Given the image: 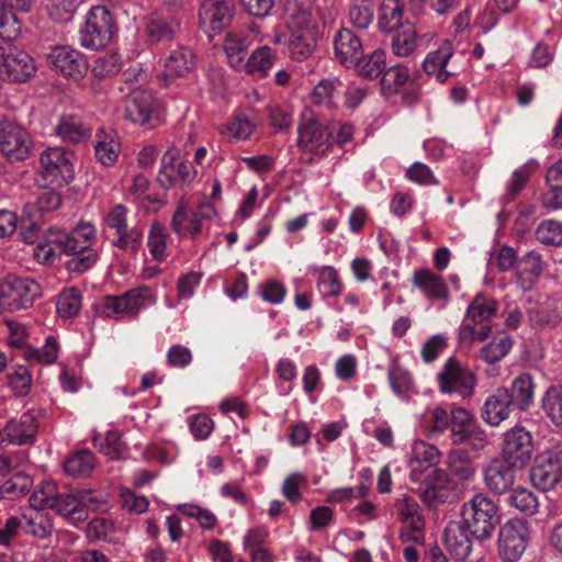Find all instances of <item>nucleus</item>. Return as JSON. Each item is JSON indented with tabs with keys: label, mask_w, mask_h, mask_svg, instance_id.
I'll return each instance as SVG.
<instances>
[{
	"label": "nucleus",
	"mask_w": 562,
	"mask_h": 562,
	"mask_svg": "<svg viewBox=\"0 0 562 562\" xmlns=\"http://www.w3.org/2000/svg\"><path fill=\"white\" fill-rule=\"evenodd\" d=\"M95 467V459L90 450H79L69 456L64 462L65 472L71 476H89Z\"/></svg>",
	"instance_id": "a19ab883"
},
{
	"label": "nucleus",
	"mask_w": 562,
	"mask_h": 562,
	"mask_svg": "<svg viewBox=\"0 0 562 562\" xmlns=\"http://www.w3.org/2000/svg\"><path fill=\"white\" fill-rule=\"evenodd\" d=\"M497 311V303L484 295L477 294L469 305L464 323L459 329V342L471 346L475 341H484L490 336L493 324L492 318Z\"/></svg>",
	"instance_id": "7ed1b4c3"
},
{
	"label": "nucleus",
	"mask_w": 562,
	"mask_h": 562,
	"mask_svg": "<svg viewBox=\"0 0 562 562\" xmlns=\"http://www.w3.org/2000/svg\"><path fill=\"white\" fill-rule=\"evenodd\" d=\"M512 407L508 389H497L485 400L482 408V418L487 424L497 426L509 416Z\"/></svg>",
	"instance_id": "c85d7f7f"
},
{
	"label": "nucleus",
	"mask_w": 562,
	"mask_h": 562,
	"mask_svg": "<svg viewBox=\"0 0 562 562\" xmlns=\"http://www.w3.org/2000/svg\"><path fill=\"white\" fill-rule=\"evenodd\" d=\"M126 116L135 124L153 130L164 122V110L151 92L135 89L125 106Z\"/></svg>",
	"instance_id": "1a4fd4ad"
},
{
	"label": "nucleus",
	"mask_w": 562,
	"mask_h": 562,
	"mask_svg": "<svg viewBox=\"0 0 562 562\" xmlns=\"http://www.w3.org/2000/svg\"><path fill=\"white\" fill-rule=\"evenodd\" d=\"M419 498L428 508H437L439 505L447 502L449 492L448 488H441L440 486H430L424 484L417 491Z\"/></svg>",
	"instance_id": "338daca9"
},
{
	"label": "nucleus",
	"mask_w": 562,
	"mask_h": 562,
	"mask_svg": "<svg viewBox=\"0 0 562 562\" xmlns=\"http://www.w3.org/2000/svg\"><path fill=\"white\" fill-rule=\"evenodd\" d=\"M438 383L442 393H456L462 398H468L473 394L475 376L457 359L450 358L438 374Z\"/></svg>",
	"instance_id": "4468645a"
},
{
	"label": "nucleus",
	"mask_w": 562,
	"mask_h": 562,
	"mask_svg": "<svg viewBox=\"0 0 562 562\" xmlns=\"http://www.w3.org/2000/svg\"><path fill=\"white\" fill-rule=\"evenodd\" d=\"M562 476V450L553 449L541 453L530 470L533 485L546 492L555 486Z\"/></svg>",
	"instance_id": "dca6fc26"
},
{
	"label": "nucleus",
	"mask_w": 562,
	"mask_h": 562,
	"mask_svg": "<svg viewBox=\"0 0 562 562\" xmlns=\"http://www.w3.org/2000/svg\"><path fill=\"white\" fill-rule=\"evenodd\" d=\"M416 32L412 25L403 26L392 38L391 48L397 57H408L416 49Z\"/></svg>",
	"instance_id": "de8ad7c7"
},
{
	"label": "nucleus",
	"mask_w": 562,
	"mask_h": 562,
	"mask_svg": "<svg viewBox=\"0 0 562 562\" xmlns=\"http://www.w3.org/2000/svg\"><path fill=\"white\" fill-rule=\"evenodd\" d=\"M512 346L513 340L510 336L501 334L481 349L480 356L486 363L494 364L509 352Z\"/></svg>",
	"instance_id": "a18cd8bd"
},
{
	"label": "nucleus",
	"mask_w": 562,
	"mask_h": 562,
	"mask_svg": "<svg viewBox=\"0 0 562 562\" xmlns=\"http://www.w3.org/2000/svg\"><path fill=\"white\" fill-rule=\"evenodd\" d=\"M94 239L95 229L89 223L80 224L70 232L49 227L44 241H38L37 248L45 252V259L56 252L72 256L67 262L68 269L74 272H85L98 260L97 250L90 247Z\"/></svg>",
	"instance_id": "f257e3e1"
},
{
	"label": "nucleus",
	"mask_w": 562,
	"mask_h": 562,
	"mask_svg": "<svg viewBox=\"0 0 562 562\" xmlns=\"http://www.w3.org/2000/svg\"><path fill=\"white\" fill-rule=\"evenodd\" d=\"M45 8L50 19L58 23H67L74 19V15L81 3V0H44Z\"/></svg>",
	"instance_id": "09e8293b"
},
{
	"label": "nucleus",
	"mask_w": 562,
	"mask_h": 562,
	"mask_svg": "<svg viewBox=\"0 0 562 562\" xmlns=\"http://www.w3.org/2000/svg\"><path fill=\"white\" fill-rule=\"evenodd\" d=\"M508 503L527 516L535 515L539 507L537 496L525 487L513 490L508 497Z\"/></svg>",
	"instance_id": "603ef678"
},
{
	"label": "nucleus",
	"mask_w": 562,
	"mask_h": 562,
	"mask_svg": "<svg viewBox=\"0 0 562 562\" xmlns=\"http://www.w3.org/2000/svg\"><path fill=\"white\" fill-rule=\"evenodd\" d=\"M536 238L543 245L562 244V223L553 220L542 221L536 228Z\"/></svg>",
	"instance_id": "bf43d9fd"
},
{
	"label": "nucleus",
	"mask_w": 562,
	"mask_h": 562,
	"mask_svg": "<svg viewBox=\"0 0 562 562\" xmlns=\"http://www.w3.org/2000/svg\"><path fill=\"white\" fill-rule=\"evenodd\" d=\"M116 30L115 19L104 5L92 7L80 29V44L88 49L105 47Z\"/></svg>",
	"instance_id": "39448f33"
},
{
	"label": "nucleus",
	"mask_w": 562,
	"mask_h": 562,
	"mask_svg": "<svg viewBox=\"0 0 562 562\" xmlns=\"http://www.w3.org/2000/svg\"><path fill=\"white\" fill-rule=\"evenodd\" d=\"M150 290L147 286L132 289L122 295L105 296L99 305L100 313L105 317L125 318L135 317L150 300Z\"/></svg>",
	"instance_id": "9b49d317"
},
{
	"label": "nucleus",
	"mask_w": 562,
	"mask_h": 562,
	"mask_svg": "<svg viewBox=\"0 0 562 562\" xmlns=\"http://www.w3.org/2000/svg\"><path fill=\"white\" fill-rule=\"evenodd\" d=\"M21 33V23L18 16L0 3V38L5 42L14 41Z\"/></svg>",
	"instance_id": "052dcab7"
},
{
	"label": "nucleus",
	"mask_w": 562,
	"mask_h": 562,
	"mask_svg": "<svg viewBox=\"0 0 562 562\" xmlns=\"http://www.w3.org/2000/svg\"><path fill=\"white\" fill-rule=\"evenodd\" d=\"M8 446H31L38 432V418L33 412H25L4 424Z\"/></svg>",
	"instance_id": "412c9836"
},
{
	"label": "nucleus",
	"mask_w": 562,
	"mask_h": 562,
	"mask_svg": "<svg viewBox=\"0 0 562 562\" xmlns=\"http://www.w3.org/2000/svg\"><path fill=\"white\" fill-rule=\"evenodd\" d=\"M529 536V525L526 520L510 519L502 526L498 536L502 559L506 562L518 561L528 546Z\"/></svg>",
	"instance_id": "ddd939ff"
},
{
	"label": "nucleus",
	"mask_w": 562,
	"mask_h": 562,
	"mask_svg": "<svg viewBox=\"0 0 562 562\" xmlns=\"http://www.w3.org/2000/svg\"><path fill=\"white\" fill-rule=\"evenodd\" d=\"M93 442L94 446L99 448L100 452L109 459L119 460L122 457L124 443L117 431H108L104 438L95 436Z\"/></svg>",
	"instance_id": "4d7b16f0"
},
{
	"label": "nucleus",
	"mask_w": 562,
	"mask_h": 562,
	"mask_svg": "<svg viewBox=\"0 0 562 562\" xmlns=\"http://www.w3.org/2000/svg\"><path fill=\"white\" fill-rule=\"evenodd\" d=\"M450 438L452 443H469L474 450H482L488 442L473 414L463 407L451 408Z\"/></svg>",
	"instance_id": "9d476101"
},
{
	"label": "nucleus",
	"mask_w": 562,
	"mask_h": 562,
	"mask_svg": "<svg viewBox=\"0 0 562 562\" xmlns=\"http://www.w3.org/2000/svg\"><path fill=\"white\" fill-rule=\"evenodd\" d=\"M395 509L400 519L414 531H420L424 528V518L419 513V505L417 502L408 496L403 495L396 498Z\"/></svg>",
	"instance_id": "58836bf2"
},
{
	"label": "nucleus",
	"mask_w": 562,
	"mask_h": 562,
	"mask_svg": "<svg viewBox=\"0 0 562 562\" xmlns=\"http://www.w3.org/2000/svg\"><path fill=\"white\" fill-rule=\"evenodd\" d=\"M40 168L47 184L65 187L75 178L74 154L64 147H48L40 155Z\"/></svg>",
	"instance_id": "0eeeda50"
},
{
	"label": "nucleus",
	"mask_w": 562,
	"mask_h": 562,
	"mask_svg": "<svg viewBox=\"0 0 562 562\" xmlns=\"http://www.w3.org/2000/svg\"><path fill=\"white\" fill-rule=\"evenodd\" d=\"M460 515L471 536L480 541L490 539L501 522L497 504L483 493H477L463 503Z\"/></svg>",
	"instance_id": "f03ea898"
},
{
	"label": "nucleus",
	"mask_w": 562,
	"mask_h": 562,
	"mask_svg": "<svg viewBox=\"0 0 562 562\" xmlns=\"http://www.w3.org/2000/svg\"><path fill=\"white\" fill-rule=\"evenodd\" d=\"M411 79L409 68L404 64L385 67L379 79L382 95L390 98L398 94Z\"/></svg>",
	"instance_id": "7c9ffc66"
},
{
	"label": "nucleus",
	"mask_w": 562,
	"mask_h": 562,
	"mask_svg": "<svg viewBox=\"0 0 562 562\" xmlns=\"http://www.w3.org/2000/svg\"><path fill=\"white\" fill-rule=\"evenodd\" d=\"M306 484L307 479L304 474L297 472L292 473L285 477L282 484V494L289 502L296 504L303 498L300 488Z\"/></svg>",
	"instance_id": "69168bd1"
},
{
	"label": "nucleus",
	"mask_w": 562,
	"mask_h": 562,
	"mask_svg": "<svg viewBox=\"0 0 562 562\" xmlns=\"http://www.w3.org/2000/svg\"><path fill=\"white\" fill-rule=\"evenodd\" d=\"M440 459V452L437 447L423 440H417L412 446L409 467L412 476L424 469L435 467Z\"/></svg>",
	"instance_id": "f704fd0d"
},
{
	"label": "nucleus",
	"mask_w": 562,
	"mask_h": 562,
	"mask_svg": "<svg viewBox=\"0 0 562 562\" xmlns=\"http://www.w3.org/2000/svg\"><path fill=\"white\" fill-rule=\"evenodd\" d=\"M528 318L537 329H552L561 322L559 312L550 306H539L528 311Z\"/></svg>",
	"instance_id": "3c124183"
},
{
	"label": "nucleus",
	"mask_w": 562,
	"mask_h": 562,
	"mask_svg": "<svg viewBox=\"0 0 562 562\" xmlns=\"http://www.w3.org/2000/svg\"><path fill=\"white\" fill-rule=\"evenodd\" d=\"M106 227L115 232L116 238L112 245L119 249L136 254L140 248L143 240V231L133 226H127V209L123 204H116L104 217Z\"/></svg>",
	"instance_id": "f8f14e48"
},
{
	"label": "nucleus",
	"mask_w": 562,
	"mask_h": 562,
	"mask_svg": "<svg viewBox=\"0 0 562 562\" xmlns=\"http://www.w3.org/2000/svg\"><path fill=\"white\" fill-rule=\"evenodd\" d=\"M196 59L193 50L187 46H179L166 57L160 79L169 85L179 78H188L193 74Z\"/></svg>",
	"instance_id": "4be33fe9"
},
{
	"label": "nucleus",
	"mask_w": 562,
	"mask_h": 562,
	"mask_svg": "<svg viewBox=\"0 0 562 562\" xmlns=\"http://www.w3.org/2000/svg\"><path fill=\"white\" fill-rule=\"evenodd\" d=\"M542 408L555 426H562V386H550L542 400Z\"/></svg>",
	"instance_id": "8fccbe9b"
},
{
	"label": "nucleus",
	"mask_w": 562,
	"mask_h": 562,
	"mask_svg": "<svg viewBox=\"0 0 562 562\" xmlns=\"http://www.w3.org/2000/svg\"><path fill=\"white\" fill-rule=\"evenodd\" d=\"M54 131L63 142L70 144L86 142L91 136V128L75 115L63 116Z\"/></svg>",
	"instance_id": "473e14b6"
},
{
	"label": "nucleus",
	"mask_w": 562,
	"mask_h": 562,
	"mask_svg": "<svg viewBox=\"0 0 562 562\" xmlns=\"http://www.w3.org/2000/svg\"><path fill=\"white\" fill-rule=\"evenodd\" d=\"M315 0H288L286 12L294 26L316 25L313 21Z\"/></svg>",
	"instance_id": "49530a36"
},
{
	"label": "nucleus",
	"mask_w": 562,
	"mask_h": 562,
	"mask_svg": "<svg viewBox=\"0 0 562 562\" xmlns=\"http://www.w3.org/2000/svg\"><path fill=\"white\" fill-rule=\"evenodd\" d=\"M121 70V58L116 53H108L98 57L92 66L95 77L105 78L119 74Z\"/></svg>",
	"instance_id": "680f3d73"
},
{
	"label": "nucleus",
	"mask_w": 562,
	"mask_h": 562,
	"mask_svg": "<svg viewBox=\"0 0 562 562\" xmlns=\"http://www.w3.org/2000/svg\"><path fill=\"white\" fill-rule=\"evenodd\" d=\"M251 42V36L247 32L232 31L227 33L224 43V50L229 65L234 69L241 70Z\"/></svg>",
	"instance_id": "c756f323"
},
{
	"label": "nucleus",
	"mask_w": 562,
	"mask_h": 562,
	"mask_svg": "<svg viewBox=\"0 0 562 562\" xmlns=\"http://www.w3.org/2000/svg\"><path fill=\"white\" fill-rule=\"evenodd\" d=\"M535 385L529 373L519 374L508 390V397L513 408L526 411L533 401Z\"/></svg>",
	"instance_id": "c9c22d12"
},
{
	"label": "nucleus",
	"mask_w": 562,
	"mask_h": 562,
	"mask_svg": "<svg viewBox=\"0 0 562 562\" xmlns=\"http://www.w3.org/2000/svg\"><path fill=\"white\" fill-rule=\"evenodd\" d=\"M297 134V146L318 157L326 155L334 145L328 123L319 121L312 112L302 114Z\"/></svg>",
	"instance_id": "6e6552de"
},
{
	"label": "nucleus",
	"mask_w": 562,
	"mask_h": 562,
	"mask_svg": "<svg viewBox=\"0 0 562 562\" xmlns=\"http://www.w3.org/2000/svg\"><path fill=\"white\" fill-rule=\"evenodd\" d=\"M98 140L94 145L97 159L104 166H112L119 157L120 144L112 136L97 134Z\"/></svg>",
	"instance_id": "5fc2aeb1"
},
{
	"label": "nucleus",
	"mask_w": 562,
	"mask_h": 562,
	"mask_svg": "<svg viewBox=\"0 0 562 562\" xmlns=\"http://www.w3.org/2000/svg\"><path fill=\"white\" fill-rule=\"evenodd\" d=\"M235 14L234 0H205L200 8V26L209 36L226 29Z\"/></svg>",
	"instance_id": "f3484780"
},
{
	"label": "nucleus",
	"mask_w": 562,
	"mask_h": 562,
	"mask_svg": "<svg viewBox=\"0 0 562 562\" xmlns=\"http://www.w3.org/2000/svg\"><path fill=\"white\" fill-rule=\"evenodd\" d=\"M76 494L60 492L53 482H44L36 486L30 496V505L33 508H49L70 524L85 521L87 515L79 507Z\"/></svg>",
	"instance_id": "20e7f679"
},
{
	"label": "nucleus",
	"mask_w": 562,
	"mask_h": 562,
	"mask_svg": "<svg viewBox=\"0 0 562 562\" xmlns=\"http://www.w3.org/2000/svg\"><path fill=\"white\" fill-rule=\"evenodd\" d=\"M532 451V437L525 428L515 427L505 434L502 449L504 461L518 469L524 468L531 459Z\"/></svg>",
	"instance_id": "6ab92c4d"
},
{
	"label": "nucleus",
	"mask_w": 562,
	"mask_h": 562,
	"mask_svg": "<svg viewBox=\"0 0 562 562\" xmlns=\"http://www.w3.org/2000/svg\"><path fill=\"white\" fill-rule=\"evenodd\" d=\"M378 0H350L348 19L356 29L366 30L373 22Z\"/></svg>",
	"instance_id": "79ce46f5"
},
{
	"label": "nucleus",
	"mask_w": 562,
	"mask_h": 562,
	"mask_svg": "<svg viewBox=\"0 0 562 562\" xmlns=\"http://www.w3.org/2000/svg\"><path fill=\"white\" fill-rule=\"evenodd\" d=\"M288 42L290 57L295 61L307 59L317 45L318 29L316 25L295 26Z\"/></svg>",
	"instance_id": "393cba45"
},
{
	"label": "nucleus",
	"mask_w": 562,
	"mask_h": 562,
	"mask_svg": "<svg viewBox=\"0 0 562 562\" xmlns=\"http://www.w3.org/2000/svg\"><path fill=\"white\" fill-rule=\"evenodd\" d=\"M454 54L453 44L449 40H443L438 47L430 50L422 65L424 72L435 78L439 83H445L453 72L448 69V63Z\"/></svg>",
	"instance_id": "5701e85b"
},
{
	"label": "nucleus",
	"mask_w": 562,
	"mask_h": 562,
	"mask_svg": "<svg viewBox=\"0 0 562 562\" xmlns=\"http://www.w3.org/2000/svg\"><path fill=\"white\" fill-rule=\"evenodd\" d=\"M32 485L30 476L18 473L0 485V499H15L25 495Z\"/></svg>",
	"instance_id": "6e6d98bb"
},
{
	"label": "nucleus",
	"mask_w": 562,
	"mask_h": 562,
	"mask_svg": "<svg viewBox=\"0 0 562 562\" xmlns=\"http://www.w3.org/2000/svg\"><path fill=\"white\" fill-rule=\"evenodd\" d=\"M386 53L384 49L378 48L369 54L361 55L357 58L356 63L351 65L358 76L367 80L380 79L385 70Z\"/></svg>",
	"instance_id": "2f4dec72"
},
{
	"label": "nucleus",
	"mask_w": 562,
	"mask_h": 562,
	"mask_svg": "<svg viewBox=\"0 0 562 562\" xmlns=\"http://www.w3.org/2000/svg\"><path fill=\"white\" fill-rule=\"evenodd\" d=\"M41 293L40 283L29 277L9 274L0 281V304L10 311L31 307Z\"/></svg>",
	"instance_id": "423d86ee"
},
{
	"label": "nucleus",
	"mask_w": 562,
	"mask_h": 562,
	"mask_svg": "<svg viewBox=\"0 0 562 562\" xmlns=\"http://www.w3.org/2000/svg\"><path fill=\"white\" fill-rule=\"evenodd\" d=\"M276 58V52L269 46L258 47L245 60L241 70L251 76L265 78L273 66Z\"/></svg>",
	"instance_id": "e433bc0d"
},
{
	"label": "nucleus",
	"mask_w": 562,
	"mask_h": 562,
	"mask_svg": "<svg viewBox=\"0 0 562 562\" xmlns=\"http://www.w3.org/2000/svg\"><path fill=\"white\" fill-rule=\"evenodd\" d=\"M58 350L59 347L56 338L49 336L46 338V342L41 349L32 347L23 349L22 357L31 362L52 364L57 360Z\"/></svg>",
	"instance_id": "c03bdc74"
},
{
	"label": "nucleus",
	"mask_w": 562,
	"mask_h": 562,
	"mask_svg": "<svg viewBox=\"0 0 562 562\" xmlns=\"http://www.w3.org/2000/svg\"><path fill=\"white\" fill-rule=\"evenodd\" d=\"M8 383L16 396H24L29 393L32 384V376L24 366H16L7 375Z\"/></svg>",
	"instance_id": "e2e57ef3"
},
{
	"label": "nucleus",
	"mask_w": 562,
	"mask_h": 562,
	"mask_svg": "<svg viewBox=\"0 0 562 562\" xmlns=\"http://www.w3.org/2000/svg\"><path fill=\"white\" fill-rule=\"evenodd\" d=\"M471 533L462 521H450L445 528L443 540L447 550L457 560H464L472 550Z\"/></svg>",
	"instance_id": "cd10ccee"
},
{
	"label": "nucleus",
	"mask_w": 562,
	"mask_h": 562,
	"mask_svg": "<svg viewBox=\"0 0 562 562\" xmlns=\"http://www.w3.org/2000/svg\"><path fill=\"white\" fill-rule=\"evenodd\" d=\"M362 53L359 36L347 27H341L334 36V55L336 60L349 68Z\"/></svg>",
	"instance_id": "b1692460"
},
{
	"label": "nucleus",
	"mask_w": 562,
	"mask_h": 562,
	"mask_svg": "<svg viewBox=\"0 0 562 562\" xmlns=\"http://www.w3.org/2000/svg\"><path fill=\"white\" fill-rule=\"evenodd\" d=\"M180 30V22L176 16H153L146 24V34L150 43L168 42L175 38Z\"/></svg>",
	"instance_id": "72a5a7b5"
},
{
	"label": "nucleus",
	"mask_w": 562,
	"mask_h": 562,
	"mask_svg": "<svg viewBox=\"0 0 562 562\" xmlns=\"http://www.w3.org/2000/svg\"><path fill=\"white\" fill-rule=\"evenodd\" d=\"M32 139L29 132L12 121H0V151L11 161H22L30 155Z\"/></svg>",
	"instance_id": "2eb2a0df"
},
{
	"label": "nucleus",
	"mask_w": 562,
	"mask_h": 562,
	"mask_svg": "<svg viewBox=\"0 0 562 562\" xmlns=\"http://www.w3.org/2000/svg\"><path fill=\"white\" fill-rule=\"evenodd\" d=\"M45 508H34L30 514L22 516L23 527L26 533L40 539L48 537L53 532V521L43 510Z\"/></svg>",
	"instance_id": "37998d69"
},
{
	"label": "nucleus",
	"mask_w": 562,
	"mask_h": 562,
	"mask_svg": "<svg viewBox=\"0 0 562 562\" xmlns=\"http://www.w3.org/2000/svg\"><path fill=\"white\" fill-rule=\"evenodd\" d=\"M412 284L430 301H448L449 289L443 278L428 268L414 271Z\"/></svg>",
	"instance_id": "bb28decb"
},
{
	"label": "nucleus",
	"mask_w": 562,
	"mask_h": 562,
	"mask_svg": "<svg viewBox=\"0 0 562 562\" xmlns=\"http://www.w3.org/2000/svg\"><path fill=\"white\" fill-rule=\"evenodd\" d=\"M516 468L504 460L491 462L484 472L487 488L498 495L508 492L515 483Z\"/></svg>",
	"instance_id": "a878e982"
},
{
	"label": "nucleus",
	"mask_w": 562,
	"mask_h": 562,
	"mask_svg": "<svg viewBox=\"0 0 562 562\" xmlns=\"http://www.w3.org/2000/svg\"><path fill=\"white\" fill-rule=\"evenodd\" d=\"M193 165L179 157L178 150L169 148L161 158L158 181L164 188L190 183L195 178Z\"/></svg>",
	"instance_id": "a211bd4d"
},
{
	"label": "nucleus",
	"mask_w": 562,
	"mask_h": 562,
	"mask_svg": "<svg viewBox=\"0 0 562 562\" xmlns=\"http://www.w3.org/2000/svg\"><path fill=\"white\" fill-rule=\"evenodd\" d=\"M166 228L158 222H154L148 234V247L150 255L157 261H162L166 258Z\"/></svg>",
	"instance_id": "13d9d810"
},
{
	"label": "nucleus",
	"mask_w": 562,
	"mask_h": 562,
	"mask_svg": "<svg viewBox=\"0 0 562 562\" xmlns=\"http://www.w3.org/2000/svg\"><path fill=\"white\" fill-rule=\"evenodd\" d=\"M404 4L402 0H382L378 16V26L382 32L397 30L403 20Z\"/></svg>",
	"instance_id": "4c0bfd02"
},
{
	"label": "nucleus",
	"mask_w": 562,
	"mask_h": 562,
	"mask_svg": "<svg viewBox=\"0 0 562 562\" xmlns=\"http://www.w3.org/2000/svg\"><path fill=\"white\" fill-rule=\"evenodd\" d=\"M318 289L324 296H338L341 293V283L334 268L326 267L321 271Z\"/></svg>",
	"instance_id": "0e129e2a"
},
{
	"label": "nucleus",
	"mask_w": 562,
	"mask_h": 562,
	"mask_svg": "<svg viewBox=\"0 0 562 562\" xmlns=\"http://www.w3.org/2000/svg\"><path fill=\"white\" fill-rule=\"evenodd\" d=\"M47 63L56 72L74 80L81 79L88 70L83 55L69 46L54 47L47 56Z\"/></svg>",
	"instance_id": "aec40b11"
},
{
	"label": "nucleus",
	"mask_w": 562,
	"mask_h": 562,
	"mask_svg": "<svg viewBox=\"0 0 562 562\" xmlns=\"http://www.w3.org/2000/svg\"><path fill=\"white\" fill-rule=\"evenodd\" d=\"M406 177L420 186H436L438 180L430 168L423 162H414L407 170Z\"/></svg>",
	"instance_id": "774afa93"
},
{
	"label": "nucleus",
	"mask_w": 562,
	"mask_h": 562,
	"mask_svg": "<svg viewBox=\"0 0 562 562\" xmlns=\"http://www.w3.org/2000/svg\"><path fill=\"white\" fill-rule=\"evenodd\" d=\"M57 313L64 318H72L81 308V295L76 288L64 290L57 300Z\"/></svg>",
	"instance_id": "864d4df0"
},
{
	"label": "nucleus",
	"mask_w": 562,
	"mask_h": 562,
	"mask_svg": "<svg viewBox=\"0 0 562 562\" xmlns=\"http://www.w3.org/2000/svg\"><path fill=\"white\" fill-rule=\"evenodd\" d=\"M450 473L461 481H471L475 476L476 467L467 450L450 451L447 461Z\"/></svg>",
	"instance_id": "ea45409f"
}]
</instances>
